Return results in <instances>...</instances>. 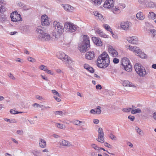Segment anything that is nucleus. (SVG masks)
I'll return each mask as SVG.
<instances>
[{"mask_svg": "<svg viewBox=\"0 0 156 156\" xmlns=\"http://www.w3.org/2000/svg\"><path fill=\"white\" fill-rule=\"evenodd\" d=\"M110 63L109 58L108 54L104 52L97 59V66L101 68H105Z\"/></svg>", "mask_w": 156, "mask_h": 156, "instance_id": "obj_1", "label": "nucleus"}, {"mask_svg": "<svg viewBox=\"0 0 156 156\" xmlns=\"http://www.w3.org/2000/svg\"><path fill=\"white\" fill-rule=\"evenodd\" d=\"M53 24L55 29L53 32V36L54 37L56 40L59 37L60 34L64 32V28L61 23L57 21H54Z\"/></svg>", "mask_w": 156, "mask_h": 156, "instance_id": "obj_2", "label": "nucleus"}, {"mask_svg": "<svg viewBox=\"0 0 156 156\" xmlns=\"http://www.w3.org/2000/svg\"><path fill=\"white\" fill-rule=\"evenodd\" d=\"M90 46V42L89 38L87 36L84 35L83 38V41L82 44L78 46L80 50L82 52L86 51L89 49Z\"/></svg>", "mask_w": 156, "mask_h": 156, "instance_id": "obj_3", "label": "nucleus"}, {"mask_svg": "<svg viewBox=\"0 0 156 156\" xmlns=\"http://www.w3.org/2000/svg\"><path fill=\"white\" fill-rule=\"evenodd\" d=\"M42 27H38L36 29L37 32L39 33L38 38L43 41H49L51 40L50 35L47 33H45L41 29Z\"/></svg>", "mask_w": 156, "mask_h": 156, "instance_id": "obj_4", "label": "nucleus"}, {"mask_svg": "<svg viewBox=\"0 0 156 156\" xmlns=\"http://www.w3.org/2000/svg\"><path fill=\"white\" fill-rule=\"evenodd\" d=\"M126 48L130 51L134 52L135 54L141 58H145L146 57V55L140 51L139 48L136 46H131L130 45H127L126 46Z\"/></svg>", "mask_w": 156, "mask_h": 156, "instance_id": "obj_5", "label": "nucleus"}, {"mask_svg": "<svg viewBox=\"0 0 156 156\" xmlns=\"http://www.w3.org/2000/svg\"><path fill=\"white\" fill-rule=\"evenodd\" d=\"M134 69L136 73L140 77H144L147 74L144 67L140 64H136L134 66Z\"/></svg>", "mask_w": 156, "mask_h": 156, "instance_id": "obj_6", "label": "nucleus"}, {"mask_svg": "<svg viewBox=\"0 0 156 156\" xmlns=\"http://www.w3.org/2000/svg\"><path fill=\"white\" fill-rule=\"evenodd\" d=\"M57 57L58 58L62 60L66 64H71L72 62V60L68 56L64 53L62 52H59L57 54Z\"/></svg>", "mask_w": 156, "mask_h": 156, "instance_id": "obj_7", "label": "nucleus"}, {"mask_svg": "<svg viewBox=\"0 0 156 156\" xmlns=\"http://www.w3.org/2000/svg\"><path fill=\"white\" fill-rule=\"evenodd\" d=\"M121 65L125 70L128 72H130L132 70V66L130 64L129 60L127 58H123L121 60Z\"/></svg>", "mask_w": 156, "mask_h": 156, "instance_id": "obj_8", "label": "nucleus"}, {"mask_svg": "<svg viewBox=\"0 0 156 156\" xmlns=\"http://www.w3.org/2000/svg\"><path fill=\"white\" fill-rule=\"evenodd\" d=\"M10 17L11 20L14 22L20 21L21 20V15L18 14L16 11H14L13 13L11 14Z\"/></svg>", "mask_w": 156, "mask_h": 156, "instance_id": "obj_9", "label": "nucleus"}, {"mask_svg": "<svg viewBox=\"0 0 156 156\" xmlns=\"http://www.w3.org/2000/svg\"><path fill=\"white\" fill-rule=\"evenodd\" d=\"M98 138L96 139L100 143H104L105 141L104 134L102 129L101 128H99L98 129Z\"/></svg>", "mask_w": 156, "mask_h": 156, "instance_id": "obj_10", "label": "nucleus"}, {"mask_svg": "<svg viewBox=\"0 0 156 156\" xmlns=\"http://www.w3.org/2000/svg\"><path fill=\"white\" fill-rule=\"evenodd\" d=\"M64 27L66 29L67 31L72 32L75 31L76 27L75 26L71 23H67L64 25Z\"/></svg>", "mask_w": 156, "mask_h": 156, "instance_id": "obj_11", "label": "nucleus"}, {"mask_svg": "<svg viewBox=\"0 0 156 156\" xmlns=\"http://www.w3.org/2000/svg\"><path fill=\"white\" fill-rule=\"evenodd\" d=\"M41 23L43 26H48L49 25V21L48 16L46 15L42 16L41 18Z\"/></svg>", "mask_w": 156, "mask_h": 156, "instance_id": "obj_12", "label": "nucleus"}, {"mask_svg": "<svg viewBox=\"0 0 156 156\" xmlns=\"http://www.w3.org/2000/svg\"><path fill=\"white\" fill-rule=\"evenodd\" d=\"M114 1L113 0H106L103 5V7L105 8L110 9L114 6Z\"/></svg>", "mask_w": 156, "mask_h": 156, "instance_id": "obj_13", "label": "nucleus"}, {"mask_svg": "<svg viewBox=\"0 0 156 156\" xmlns=\"http://www.w3.org/2000/svg\"><path fill=\"white\" fill-rule=\"evenodd\" d=\"M126 40L129 43L133 44H137L138 43V39L135 36L128 37L127 38Z\"/></svg>", "mask_w": 156, "mask_h": 156, "instance_id": "obj_14", "label": "nucleus"}, {"mask_svg": "<svg viewBox=\"0 0 156 156\" xmlns=\"http://www.w3.org/2000/svg\"><path fill=\"white\" fill-rule=\"evenodd\" d=\"M95 57L94 52L93 51H88L85 54V58L87 59L92 60L94 59Z\"/></svg>", "mask_w": 156, "mask_h": 156, "instance_id": "obj_15", "label": "nucleus"}, {"mask_svg": "<svg viewBox=\"0 0 156 156\" xmlns=\"http://www.w3.org/2000/svg\"><path fill=\"white\" fill-rule=\"evenodd\" d=\"M108 52L110 55L113 57H115L118 55L117 51L113 48L112 46H110L108 48Z\"/></svg>", "mask_w": 156, "mask_h": 156, "instance_id": "obj_16", "label": "nucleus"}, {"mask_svg": "<svg viewBox=\"0 0 156 156\" xmlns=\"http://www.w3.org/2000/svg\"><path fill=\"white\" fill-rule=\"evenodd\" d=\"M6 4L4 0H0V12L3 13L6 10L5 7L3 5Z\"/></svg>", "mask_w": 156, "mask_h": 156, "instance_id": "obj_17", "label": "nucleus"}, {"mask_svg": "<svg viewBox=\"0 0 156 156\" xmlns=\"http://www.w3.org/2000/svg\"><path fill=\"white\" fill-rule=\"evenodd\" d=\"M131 26V23L129 22H123L121 24V28L125 30H127Z\"/></svg>", "mask_w": 156, "mask_h": 156, "instance_id": "obj_18", "label": "nucleus"}, {"mask_svg": "<svg viewBox=\"0 0 156 156\" xmlns=\"http://www.w3.org/2000/svg\"><path fill=\"white\" fill-rule=\"evenodd\" d=\"M92 40L94 43L98 46H101L102 45V44L100 38L96 37H93Z\"/></svg>", "mask_w": 156, "mask_h": 156, "instance_id": "obj_19", "label": "nucleus"}, {"mask_svg": "<svg viewBox=\"0 0 156 156\" xmlns=\"http://www.w3.org/2000/svg\"><path fill=\"white\" fill-rule=\"evenodd\" d=\"M39 144L40 147L44 148L46 146V141L44 139H41L39 141Z\"/></svg>", "mask_w": 156, "mask_h": 156, "instance_id": "obj_20", "label": "nucleus"}, {"mask_svg": "<svg viewBox=\"0 0 156 156\" xmlns=\"http://www.w3.org/2000/svg\"><path fill=\"white\" fill-rule=\"evenodd\" d=\"M84 67L85 69H87L91 73H93L94 72V69L88 64H85L84 66Z\"/></svg>", "mask_w": 156, "mask_h": 156, "instance_id": "obj_21", "label": "nucleus"}, {"mask_svg": "<svg viewBox=\"0 0 156 156\" xmlns=\"http://www.w3.org/2000/svg\"><path fill=\"white\" fill-rule=\"evenodd\" d=\"M63 7L66 10L70 12H72L74 9L73 7L69 5H66Z\"/></svg>", "mask_w": 156, "mask_h": 156, "instance_id": "obj_22", "label": "nucleus"}, {"mask_svg": "<svg viewBox=\"0 0 156 156\" xmlns=\"http://www.w3.org/2000/svg\"><path fill=\"white\" fill-rule=\"evenodd\" d=\"M60 144L62 146L66 147H69L71 145L69 141L64 140H62L60 143Z\"/></svg>", "mask_w": 156, "mask_h": 156, "instance_id": "obj_23", "label": "nucleus"}, {"mask_svg": "<svg viewBox=\"0 0 156 156\" xmlns=\"http://www.w3.org/2000/svg\"><path fill=\"white\" fill-rule=\"evenodd\" d=\"M96 32L97 34H98L101 37H102L104 38H107L108 37L107 35L104 33L102 31L99 29H98L97 30Z\"/></svg>", "mask_w": 156, "mask_h": 156, "instance_id": "obj_24", "label": "nucleus"}, {"mask_svg": "<svg viewBox=\"0 0 156 156\" xmlns=\"http://www.w3.org/2000/svg\"><path fill=\"white\" fill-rule=\"evenodd\" d=\"M156 15L153 12H150L148 16V17L149 19L154 20L155 18Z\"/></svg>", "mask_w": 156, "mask_h": 156, "instance_id": "obj_25", "label": "nucleus"}, {"mask_svg": "<svg viewBox=\"0 0 156 156\" xmlns=\"http://www.w3.org/2000/svg\"><path fill=\"white\" fill-rule=\"evenodd\" d=\"M136 17L138 19L141 20H142L144 18L143 13L140 12L137 13Z\"/></svg>", "mask_w": 156, "mask_h": 156, "instance_id": "obj_26", "label": "nucleus"}, {"mask_svg": "<svg viewBox=\"0 0 156 156\" xmlns=\"http://www.w3.org/2000/svg\"><path fill=\"white\" fill-rule=\"evenodd\" d=\"M142 111L140 108H132L131 113L133 114H135L137 113H140Z\"/></svg>", "mask_w": 156, "mask_h": 156, "instance_id": "obj_27", "label": "nucleus"}, {"mask_svg": "<svg viewBox=\"0 0 156 156\" xmlns=\"http://www.w3.org/2000/svg\"><path fill=\"white\" fill-rule=\"evenodd\" d=\"M132 83L129 82L128 80H124V81L122 84L124 86H129L132 87L133 85H132Z\"/></svg>", "mask_w": 156, "mask_h": 156, "instance_id": "obj_28", "label": "nucleus"}, {"mask_svg": "<svg viewBox=\"0 0 156 156\" xmlns=\"http://www.w3.org/2000/svg\"><path fill=\"white\" fill-rule=\"evenodd\" d=\"M7 17L4 14H2L1 15L0 17V21L3 22L7 20Z\"/></svg>", "mask_w": 156, "mask_h": 156, "instance_id": "obj_29", "label": "nucleus"}, {"mask_svg": "<svg viewBox=\"0 0 156 156\" xmlns=\"http://www.w3.org/2000/svg\"><path fill=\"white\" fill-rule=\"evenodd\" d=\"M135 129L136 130L137 132L140 136H142L144 135L143 132L138 127L136 126Z\"/></svg>", "mask_w": 156, "mask_h": 156, "instance_id": "obj_30", "label": "nucleus"}, {"mask_svg": "<svg viewBox=\"0 0 156 156\" xmlns=\"http://www.w3.org/2000/svg\"><path fill=\"white\" fill-rule=\"evenodd\" d=\"M150 33L151 34L152 37H154L156 36V30L154 29H150L149 30Z\"/></svg>", "mask_w": 156, "mask_h": 156, "instance_id": "obj_31", "label": "nucleus"}, {"mask_svg": "<svg viewBox=\"0 0 156 156\" xmlns=\"http://www.w3.org/2000/svg\"><path fill=\"white\" fill-rule=\"evenodd\" d=\"M54 113L56 115H59L61 116H62L63 115H66V112H63L62 111H55L54 112Z\"/></svg>", "mask_w": 156, "mask_h": 156, "instance_id": "obj_32", "label": "nucleus"}, {"mask_svg": "<svg viewBox=\"0 0 156 156\" xmlns=\"http://www.w3.org/2000/svg\"><path fill=\"white\" fill-rule=\"evenodd\" d=\"M132 108H123L122 109V110L125 112H129L131 111L132 112Z\"/></svg>", "mask_w": 156, "mask_h": 156, "instance_id": "obj_33", "label": "nucleus"}, {"mask_svg": "<svg viewBox=\"0 0 156 156\" xmlns=\"http://www.w3.org/2000/svg\"><path fill=\"white\" fill-rule=\"evenodd\" d=\"M103 26L107 30L111 32L112 31V29L110 27L108 24H103Z\"/></svg>", "mask_w": 156, "mask_h": 156, "instance_id": "obj_34", "label": "nucleus"}, {"mask_svg": "<svg viewBox=\"0 0 156 156\" xmlns=\"http://www.w3.org/2000/svg\"><path fill=\"white\" fill-rule=\"evenodd\" d=\"M101 107L100 106H98L95 109V112L98 114H100L101 112V110L100 109Z\"/></svg>", "mask_w": 156, "mask_h": 156, "instance_id": "obj_35", "label": "nucleus"}, {"mask_svg": "<svg viewBox=\"0 0 156 156\" xmlns=\"http://www.w3.org/2000/svg\"><path fill=\"white\" fill-rule=\"evenodd\" d=\"M32 153L35 156H39L41 152L38 151H32Z\"/></svg>", "mask_w": 156, "mask_h": 156, "instance_id": "obj_36", "label": "nucleus"}, {"mask_svg": "<svg viewBox=\"0 0 156 156\" xmlns=\"http://www.w3.org/2000/svg\"><path fill=\"white\" fill-rule=\"evenodd\" d=\"M91 147L94 148L96 151H99V147H98L95 144H91Z\"/></svg>", "mask_w": 156, "mask_h": 156, "instance_id": "obj_37", "label": "nucleus"}, {"mask_svg": "<svg viewBox=\"0 0 156 156\" xmlns=\"http://www.w3.org/2000/svg\"><path fill=\"white\" fill-rule=\"evenodd\" d=\"M56 126L57 127L61 129H63L64 128V126L63 124L56 123Z\"/></svg>", "mask_w": 156, "mask_h": 156, "instance_id": "obj_38", "label": "nucleus"}, {"mask_svg": "<svg viewBox=\"0 0 156 156\" xmlns=\"http://www.w3.org/2000/svg\"><path fill=\"white\" fill-rule=\"evenodd\" d=\"M146 3L145 4H146L147 7H153L154 5L153 3L152 2H148L147 3Z\"/></svg>", "mask_w": 156, "mask_h": 156, "instance_id": "obj_39", "label": "nucleus"}, {"mask_svg": "<svg viewBox=\"0 0 156 156\" xmlns=\"http://www.w3.org/2000/svg\"><path fill=\"white\" fill-rule=\"evenodd\" d=\"M102 0H94L93 2L94 3L96 4V5H100L101 2Z\"/></svg>", "mask_w": 156, "mask_h": 156, "instance_id": "obj_40", "label": "nucleus"}, {"mask_svg": "<svg viewBox=\"0 0 156 156\" xmlns=\"http://www.w3.org/2000/svg\"><path fill=\"white\" fill-rule=\"evenodd\" d=\"M39 68L40 69L44 70L45 71L47 69V67L46 66L43 65L40 66Z\"/></svg>", "mask_w": 156, "mask_h": 156, "instance_id": "obj_41", "label": "nucleus"}, {"mask_svg": "<svg viewBox=\"0 0 156 156\" xmlns=\"http://www.w3.org/2000/svg\"><path fill=\"white\" fill-rule=\"evenodd\" d=\"M52 93L54 95H56L57 96L60 97V95L59 93L55 90H51Z\"/></svg>", "mask_w": 156, "mask_h": 156, "instance_id": "obj_42", "label": "nucleus"}, {"mask_svg": "<svg viewBox=\"0 0 156 156\" xmlns=\"http://www.w3.org/2000/svg\"><path fill=\"white\" fill-rule=\"evenodd\" d=\"M109 137L112 140H116V137L112 133H110L109 135Z\"/></svg>", "mask_w": 156, "mask_h": 156, "instance_id": "obj_43", "label": "nucleus"}, {"mask_svg": "<svg viewBox=\"0 0 156 156\" xmlns=\"http://www.w3.org/2000/svg\"><path fill=\"white\" fill-rule=\"evenodd\" d=\"M27 60L29 61L32 62H34L36 61V60L34 58L30 57H29L27 58Z\"/></svg>", "mask_w": 156, "mask_h": 156, "instance_id": "obj_44", "label": "nucleus"}, {"mask_svg": "<svg viewBox=\"0 0 156 156\" xmlns=\"http://www.w3.org/2000/svg\"><path fill=\"white\" fill-rule=\"evenodd\" d=\"M95 15L97 16L99 19L100 20H102V19H103L102 15L99 13H97V14H95Z\"/></svg>", "mask_w": 156, "mask_h": 156, "instance_id": "obj_45", "label": "nucleus"}, {"mask_svg": "<svg viewBox=\"0 0 156 156\" xmlns=\"http://www.w3.org/2000/svg\"><path fill=\"white\" fill-rule=\"evenodd\" d=\"M82 122V121L76 120L73 122V123L76 125L79 126L80 124Z\"/></svg>", "mask_w": 156, "mask_h": 156, "instance_id": "obj_46", "label": "nucleus"}, {"mask_svg": "<svg viewBox=\"0 0 156 156\" xmlns=\"http://www.w3.org/2000/svg\"><path fill=\"white\" fill-rule=\"evenodd\" d=\"M128 118L129 119H130L131 121H133L135 119V117L133 116H132L131 115H129Z\"/></svg>", "mask_w": 156, "mask_h": 156, "instance_id": "obj_47", "label": "nucleus"}, {"mask_svg": "<svg viewBox=\"0 0 156 156\" xmlns=\"http://www.w3.org/2000/svg\"><path fill=\"white\" fill-rule=\"evenodd\" d=\"M113 63L115 64H117L119 62V60L117 58H114L113 60Z\"/></svg>", "mask_w": 156, "mask_h": 156, "instance_id": "obj_48", "label": "nucleus"}, {"mask_svg": "<svg viewBox=\"0 0 156 156\" xmlns=\"http://www.w3.org/2000/svg\"><path fill=\"white\" fill-rule=\"evenodd\" d=\"M138 2L141 4H144L146 2L147 0H138Z\"/></svg>", "mask_w": 156, "mask_h": 156, "instance_id": "obj_49", "label": "nucleus"}, {"mask_svg": "<svg viewBox=\"0 0 156 156\" xmlns=\"http://www.w3.org/2000/svg\"><path fill=\"white\" fill-rule=\"evenodd\" d=\"M112 11L114 13H116V12H120V10L118 8L115 7V8L114 9H112Z\"/></svg>", "mask_w": 156, "mask_h": 156, "instance_id": "obj_50", "label": "nucleus"}, {"mask_svg": "<svg viewBox=\"0 0 156 156\" xmlns=\"http://www.w3.org/2000/svg\"><path fill=\"white\" fill-rule=\"evenodd\" d=\"M104 145L108 148H111L112 146L110 144H108L107 142H105L104 144Z\"/></svg>", "mask_w": 156, "mask_h": 156, "instance_id": "obj_51", "label": "nucleus"}, {"mask_svg": "<svg viewBox=\"0 0 156 156\" xmlns=\"http://www.w3.org/2000/svg\"><path fill=\"white\" fill-rule=\"evenodd\" d=\"M8 76L11 79L13 80H15V77L14 76L13 74H12L11 73H10L8 75Z\"/></svg>", "mask_w": 156, "mask_h": 156, "instance_id": "obj_52", "label": "nucleus"}, {"mask_svg": "<svg viewBox=\"0 0 156 156\" xmlns=\"http://www.w3.org/2000/svg\"><path fill=\"white\" fill-rule=\"evenodd\" d=\"M17 122L16 120L15 119H11L9 120V122L11 123H16Z\"/></svg>", "mask_w": 156, "mask_h": 156, "instance_id": "obj_53", "label": "nucleus"}, {"mask_svg": "<svg viewBox=\"0 0 156 156\" xmlns=\"http://www.w3.org/2000/svg\"><path fill=\"white\" fill-rule=\"evenodd\" d=\"M36 98L37 99L39 100H42L44 99V98H43V97L38 95L36 96Z\"/></svg>", "mask_w": 156, "mask_h": 156, "instance_id": "obj_54", "label": "nucleus"}, {"mask_svg": "<svg viewBox=\"0 0 156 156\" xmlns=\"http://www.w3.org/2000/svg\"><path fill=\"white\" fill-rule=\"evenodd\" d=\"M93 122L95 124H97L98 123L99 121L97 119H94L93 120Z\"/></svg>", "mask_w": 156, "mask_h": 156, "instance_id": "obj_55", "label": "nucleus"}, {"mask_svg": "<svg viewBox=\"0 0 156 156\" xmlns=\"http://www.w3.org/2000/svg\"><path fill=\"white\" fill-rule=\"evenodd\" d=\"M90 155L91 156H97V153L94 151L91 152Z\"/></svg>", "mask_w": 156, "mask_h": 156, "instance_id": "obj_56", "label": "nucleus"}, {"mask_svg": "<svg viewBox=\"0 0 156 156\" xmlns=\"http://www.w3.org/2000/svg\"><path fill=\"white\" fill-rule=\"evenodd\" d=\"M96 88L97 89L101 90L102 87L100 84H98L96 86Z\"/></svg>", "mask_w": 156, "mask_h": 156, "instance_id": "obj_57", "label": "nucleus"}, {"mask_svg": "<svg viewBox=\"0 0 156 156\" xmlns=\"http://www.w3.org/2000/svg\"><path fill=\"white\" fill-rule=\"evenodd\" d=\"M126 144L127 145H128L131 147H132L133 146V144L129 142H127Z\"/></svg>", "mask_w": 156, "mask_h": 156, "instance_id": "obj_58", "label": "nucleus"}, {"mask_svg": "<svg viewBox=\"0 0 156 156\" xmlns=\"http://www.w3.org/2000/svg\"><path fill=\"white\" fill-rule=\"evenodd\" d=\"M16 133L19 134L20 135H22L23 134V132L22 131H21L20 130H17L16 131Z\"/></svg>", "mask_w": 156, "mask_h": 156, "instance_id": "obj_59", "label": "nucleus"}, {"mask_svg": "<svg viewBox=\"0 0 156 156\" xmlns=\"http://www.w3.org/2000/svg\"><path fill=\"white\" fill-rule=\"evenodd\" d=\"M40 105H39L37 103H35L33 104L32 105V106H33L36 107L37 108L38 107H40Z\"/></svg>", "mask_w": 156, "mask_h": 156, "instance_id": "obj_60", "label": "nucleus"}, {"mask_svg": "<svg viewBox=\"0 0 156 156\" xmlns=\"http://www.w3.org/2000/svg\"><path fill=\"white\" fill-rule=\"evenodd\" d=\"M53 98H55V99L58 102H59L61 101V99L55 96L53 97Z\"/></svg>", "mask_w": 156, "mask_h": 156, "instance_id": "obj_61", "label": "nucleus"}, {"mask_svg": "<svg viewBox=\"0 0 156 156\" xmlns=\"http://www.w3.org/2000/svg\"><path fill=\"white\" fill-rule=\"evenodd\" d=\"M45 72L48 74L52 75V74L51 73V71L47 69L45 71Z\"/></svg>", "mask_w": 156, "mask_h": 156, "instance_id": "obj_62", "label": "nucleus"}, {"mask_svg": "<svg viewBox=\"0 0 156 156\" xmlns=\"http://www.w3.org/2000/svg\"><path fill=\"white\" fill-rule=\"evenodd\" d=\"M41 76L42 78L44 80L46 81L48 80V79L47 78V77L44 76H43L42 75H41Z\"/></svg>", "mask_w": 156, "mask_h": 156, "instance_id": "obj_63", "label": "nucleus"}, {"mask_svg": "<svg viewBox=\"0 0 156 156\" xmlns=\"http://www.w3.org/2000/svg\"><path fill=\"white\" fill-rule=\"evenodd\" d=\"M10 112L11 114H16V111L15 110H13L12 109L10 110Z\"/></svg>", "mask_w": 156, "mask_h": 156, "instance_id": "obj_64", "label": "nucleus"}]
</instances>
